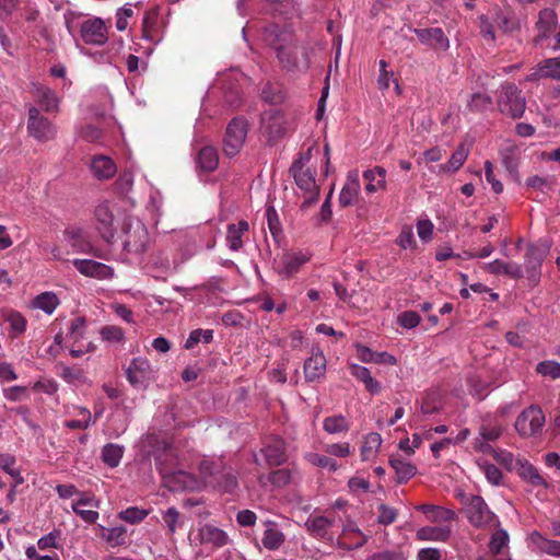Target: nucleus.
<instances>
[{
    "instance_id": "obj_27",
    "label": "nucleus",
    "mask_w": 560,
    "mask_h": 560,
    "mask_svg": "<svg viewBox=\"0 0 560 560\" xmlns=\"http://www.w3.org/2000/svg\"><path fill=\"white\" fill-rule=\"evenodd\" d=\"M159 16L160 9L154 7L147 10L142 19V38L154 45L159 44L162 39L159 30Z\"/></svg>"
},
{
    "instance_id": "obj_2",
    "label": "nucleus",
    "mask_w": 560,
    "mask_h": 560,
    "mask_svg": "<svg viewBox=\"0 0 560 560\" xmlns=\"http://www.w3.org/2000/svg\"><path fill=\"white\" fill-rule=\"evenodd\" d=\"M264 40L275 49L283 69L305 72L310 68L311 61L307 49L295 46L289 31L272 25L265 30Z\"/></svg>"
},
{
    "instance_id": "obj_26",
    "label": "nucleus",
    "mask_w": 560,
    "mask_h": 560,
    "mask_svg": "<svg viewBox=\"0 0 560 560\" xmlns=\"http://www.w3.org/2000/svg\"><path fill=\"white\" fill-rule=\"evenodd\" d=\"M361 190L360 176L358 170L348 172L346 183L339 194V203L342 207H349L358 201Z\"/></svg>"
},
{
    "instance_id": "obj_47",
    "label": "nucleus",
    "mask_w": 560,
    "mask_h": 560,
    "mask_svg": "<svg viewBox=\"0 0 560 560\" xmlns=\"http://www.w3.org/2000/svg\"><path fill=\"white\" fill-rule=\"evenodd\" d=\"M101 455L103 462L107 466L115 468L120 464V460L124 455V447L118 444L108 443L102 448Z\"/></svg>"
},
{
    "instance_id": "obj_24",
    "label": "nucleus",
    "mask_w": 560,
    "mask_h": 560,
    "mask_svg": "<svg viewBox=\"0 0 560 560\" xmlns=\"http://www.w3.org/2000/svg\"><path fill=\"white\" fill-rule=\"evenodd\" d=\"M325 373L326 358L318 347L313 348L311 357L304 362L305 380L307 382H314L324 377Z\"/></svg>"
},
{
    "instance_id": "obj_29",
    "label": "nucleus",
    "mask_w": 560,
    "mask_h": 560,
    "mask_svg": "<svg viewBox=\"0 0 560 560\" xmlns=\"http://www.w3.org/2000/svg\"><path fill=\"white\" fill-rule=\"evenodd\" d=\"M284 122V117L278 109H269L261 115V128L272 139L283 135Z\"/></svg>"
},
{
    "instance_id": "obj_46",
    "label": "nucleus",
    "mask_w": 560,
    "mask_h": 560,
    "mask_svg": "<svg viewBox=\"0 0 560 560\" xmlns=\"http://www.w3.org/2000/svg\"><path fill=\"white\" fill-rule=\"evenodd\" d=\"M298 475L296 469L281 468L270 472L267 481L275 488H282L292 482Z\"/></svg>"
},
{
    "instance_id": "obj_44",
    "label": "nucleus",
    "mask_w": 560,
    "mask_h": 560,
    "mask_svg": "<svg viewBox=\"0 0 560 560\" xmlns=\"http://www.w3.org/2000/svg\"><path fill=\"white\" fill-rule=\"evenodd\" d=\"M469 154V144L460 143L456 150L452 153L448 162L446 164L440 165L441 172H456L458 171L464 163L466 162Z\"/></svg>"
},
{
    "instance_id": "obj_32",
    "label": "nucleus",
    "mask_w": 560,
    "mask_h": 560,
    "mask_svg": "<svg viewBox=\"0 0 560 560\" xmlns=\"http://www.w3.org/2000/svg\"><path fill=\"white\" fill-rule=\"evenodd\" d=\"M90 170L100 180L112 178L117 171L115 162L107 155H95L90 162Z\"/></svg>"
},
{
    "instance_id": "obj_43",
    "label": "nucleus",
    "mask_w": 560,
    "mask_h": 560,
    "mask_svg": "<svg viewBox=\"0 0 560 560\" xmlns=\"http://www.w3.org/2000/svg\"><path fill=\"white\" fill-rule=\"evenodd\" d=\"M60 301L56 293L47 291L36 295L32 302L31 307L40 310L47 315H51L58 307Z\"/></svg>"
},
{
    "instance_id": "obj_8",
    "label": "nucleus",
    "mask_w": 560,
    "mask_h": 560,
    "mask_svg": "<svg viewBox=\"0 0 560 560\" xmlns=\"http://www.w3.org/2000/svg\"><path fill=\"white\" fill-rule=\"evenodd\" d=\"M28 119L27 131L30 136L40 142L50 141L56 137V126L39 113V109L33 105H27Z\"/></svg>"
},
{
    "instance_id": "obj_60",
    "label": "nucleus",
    "mask_w": 560,
    "mask_h": 560,
    "mask_svg": "<svg viewBox=\"0 0 560 560\" xmlns=\"http://www.w3.org/2000/svg\"><path fill=\"white\" fill-rule=\"evenodd\" d=\"M15 464V458L11 455H0V465L2 469L10 475L16 485H22L24 479L19 469H15L13 466Z\"/></svg>"
},
{
    "instance_id": "obj_11",
    "label": "nucleus",
    "mask_w": 560,
    "mask_h": 560,
    "mask_svg": "<svg viewBox=\"0 0 560 560\" xmlns=\"http://www.w3.org/2000/svg\"><path fill=\"white\" fill-rule=\"evenodd\" d=\"M247 135V122L243 118H234L228 125L223 140L225 155L232 158L242 149Z\"/></svg>"
},
{
    "instance_id": "obj_38",
    "label": "nucleus",
    "mask_w": 560,
    "mask_h": 560,
    "mask_svg": "<svg viewBox=\"0 0 560 560\" xmlns=\"http://www.w3.org/2000/svg\"><path fill=\"white\" fill-rule=\"evenodd\" d=\"M500 155L508 172L517 176L521 148L513 141H505L501 145Z\"/></svg>"
},
{
    "instance_id": "obj_39",
    "label": "nucleus",
    "mask_w": 560,
    "mask_h": 560,
    "mask_svg": "<svg viewBox=\"0 0 560 560\" xmlns=\"http://www.w3.org/2000/svg\"><path fill=\"white\" fill-rule=\"evenodd\" d=\"M389 465L394 469L399 483L407 482L417 472V467L412 463L398 455L390 456Z\"/></svg>"
},
{
    "instance_id": "obj_18",
    "label": "nucleus",
    "mask_w": 560,
    "mask_h": 560,
    "mask_svg": "<svg viewBox=\"0 0 560 560\" xmlns=\"http://www.w3.org/2000/svg\"><path fill=\"white\" fill-rule=\"evenodd\" d=\"M365 536L353 521H348L342 526L341 536L336 538V546L343 550L361 548L368 541Z\"/></svg>"
},
{
    "instance_id": "obj_35",
    "label": "nucleus",
    "mask_w": 560,
    "mask_h": 560,
    "mask_svg": "<svg viewBox=\"0 0 560 560\" xmlns=\"http://www.w3.org/2000/svg\"><path fill=\"white\" fill-rule=\"evenodd\" d=\"M383 439L377 432H370L363 436L362 444L360 446V457L362 462L374 460L382 446Z\"/></svg>"
},
{
    "instance_id": "obj_56",
    "label": "nucleus",
    "mask_w": 560,
    "mask_h": 560,
    "mask_svg": "<svg viewBox=\"0 0 560 560\" xmlns=\"http://www.w3.org/2000/svg\"><path fill=\"white\" fill-rule=\"evenodd\" d=\"M546 248L538 245H530L525 255V264L528 268H537L546 255Z\"/></svg>"
},
{
    "instance_id": "obj_62",
    "label": "nucleus",
    "mask_w": 560,
    "mask_h": 560,
    "mask_svg": "<svg viewBox=\"0 0 560 560\" xmlns=\"http://www.w3.org/2000/svg\"><path fill=\"white\" fill-rule=\"evenodd\" d=\"M3 397L9 401H21L28 398L26 386L14 385L2 389Z\"/></svg>"
},
{
    "instance_id": "obj_63",
    "label": "nucleus",
    "mask_w": 560,
    "mask_h": 560,
    "mask_svg": "<svg viewBox=\"0 0 560 560\" xmlns=\"http://www.w3.org/2000/svg\"><path fill=\"white\" fill-rule=\"evenodd\" d=\"M324 451L330 456L346 458L351 454V445L348 442L331 443L326 444Z\"/></svg>"
},
{
    "instance_id": "obj_31",
    "label": "nucleus",
    "mask_w": 560,
    "mask_h": 560,
    "mask_svg": "<svg viewBox=\"0 0 560 560\" xmlns=\"http://www.w3.org/2000/svg\"><path fill=\"white\" fill-rule=\"evenodd\" d=\"M517 475L534 488L547 489V481L540 476L538 469L526 458H521L517 467L514 469Z\"/></svg>"
},
{
    "instance_id": "obj_33",
    "label": "nucleus",
    "mask_w": 560,
    "mask_h": 560,
    "mask_svg": "<svg viewBox=\"0 0 560 560\" xmlns=\"http://www.w3.org/2000/svg\"><path fill=\"white\" fill-rule=\"evenodd\" d=\"M248 230L249 224L244 220L228 225L225 242L230 250L238 252L242 249L243 236L248 232Z\"/></svg>"
},
{
    "instance_id": "obj_30",
    "label": "nucleus",
    "mask_w": 560,
    "mask_h": 560,
    "mask_svg": "<svg viewBox=\"0 0 560 560\" xmlns=\"http://www.w3.org/2000/svg\"><path fill=\"white\" fill-rule=\"evenodd\" d=\"M387 172L382 166H374L363 172V179L365 180L364 190L368 195L377 191H384L387 188L386 182Z\"/></svg>"
},
{
    "instance_id": "obj_25",
    "label": "nucleus",
    "mask_w": 560,
    "mask_h": 560,
    "mask_svg": "<svg viewBox=\"0 0 560 560\" xmlns=\"http://www.w3.org/2000/svg\"><path fill=\"white\" fill-rule=\"evenodd\" d=\"M195 539L201 545H211L214 548H221L229 542L228 534L223 529L211 524L200 526Z\"/></svg>"
},
{
    "instance_id": "obj_20",
    "label": "nucleus",
    "mask_w": 560,
    "mask_h": 560,
    "mask_svg": "<svg viewBox=\"0 0 560 560\" xmlns=\"http://www.w3.org/2000/svg\"><path fill=\"white\" fill-rule=\"evenodd\" d=\"M421 44L435 50L446 51L450 48V39L440 27L415 28Z\"/></svg>"
},
{
    "instance_id": "obj_15",
    "label": "nucleus",
    "mask_w": 560,
    "mask_h": 560,
    "mask_svg": "<svg viewBox=\"0 0 560 560\" xmlns=\"http://www.w3.org/2000/svg\"><path fill=\"white\" fill-rule=\"evenodd\" d=\"M71 262L80 275L88 278H93L96 280H110L115 276V270L113 267L94 259L75 258Z\"/></svg>"
},
{
    "instance_id": "obj_45",
    "label": "nucleus",
    "mask_w": 560,
    "mask_h": 560,
    "mask_svg": "<svg viewBox=\"0 0 560 560\" xmlns=\"http://www.w3.org/2000/svg\"><path fill=\"white\" fill-rule=\"evenodd\" d=\"M349 429V420L340 413L328 416L323 420V430L328 434H345Z\"/></svg>"
},
{
    "instance_id": "obj_9",
    "label": "nucleus",
    "mask_w": 560,
    "mask_h": 560,
    "mask_svg": "<svg viewBox=\"0 0 560 560\" xmlns=\"http://www.w3.org/2000/svg\"><path fill=\"white\" fill-rule=\"evenodd\" d=\"M130 385L137 389H145L154 378V370L147 358H133L125 370Z\"/></svg>"
},
{
    "instance_id": "obj_41",
    "label": "nucleus",
    "mask_w": 560,
    "mask_h": 560,
    "mask_svg": "<svg viewBox=\"0 0 560 560\" xmlns=\"http://www.w3.org/2000/svg\"><path fill=\"white\" fill-rule=\"evenodd\" d=\"M197 166L199 170L205 172H212L217 168L219 163V156L217 150L211 145H203L199 149L197 160Z\"/></svg>"
},
{
    "instance_id": "obj_22",
    "label": "nucleus",
    "mask_w": 560,
    "mask_h": 560,
    "mask_svg": "<svg viewBox=\"0 0 560 560\" xmlns=\"http://www.w3.org/2000/svg\"><path fill=\"white\" fill-rule=\"evenodd\" d=\"M558 16L552 9H542L536 22L537 36L535 38L536 44H542L549 39L558 27Z\"/></svg>"
},
{
    "instance_id": "obj_49",
    "label": "nucleus",
    "mask_w": 560,
    "mask_h": 560,
    "mask_svg": "<svg viewBox=\"0 0 560 560\" xmlns=\"http://www.w3.org/2000/svg\"><path fill=\"white\" fill-rule=\"evenodd\" d=\"M489 454L493 456L499 465L503 466L509 471H514L522 458L515 457L513 453L502 448H493Z\"/></svg>"
},
{
    "instance_id": "obj_12",
    "label": "nucleus",
    "mask_w": 560,
    "mask_h": 560,
    "mask_svg": "<svg viewBox=\"0 0 560 560\" xmlns=\"http://www.w3.org/2000/svg\"><path fill=\"white\" fill-rule=\"evenodd\" d=\"M311 255L304 250H288L275 259V270L283 278H291L310 260Z\"/></svg>"
},
{
    "instance_id": "obj_10",
    "label": "nucleus",
    "mask_w": 560,
    "mask_h": 560,
    "mask_svg": "<svg viewBox=\"0 0 560 560\" xmlns=\"http://www.w3.org/2000/svg\"><path fill=\"white\" fill-rule=\"evenodd\" d=\"M114 209L108 201H103L95 207L94 226L101 238L107 244L115 242Z\"/></svg>"
},
{
    "instance_id": "obj_28",
    "label": "nucleus",
    "mask_w": 560,
    "mask_h": 560,
    "mask_svg": "<svg viewBox=\"0 0 560 560\" xmlns=\"http://www.w3.org/2000/svg\"><path fill=\"white\" fill-rule=\"evenodd\" d=\"M260 453L270 466H278L287 460L284 441L278 436L271 438L260 450Z\"/></svg>"
},
{
    "instance_id": "obj_23",
    "label": "nucleus",
    "mask_w": 560,
    "mask_h": 560,
    "mask_svg": "<svg viewBox=\"0 0 560 560\" xmlns=\"http://www.w3.org/2000/svg\"><path fill=\"white\" fill-rule=\"evenodd\" d=\"M527 545L535 552L560 558V540L549 539L537 530L528 534Z\"/></svg>"
},
{
    "instance_id": "obj_19",
    "label": "nucleus",
    "mask_w": 560,
    "mask_h": 560,
    "mask_svg": "<svg viewBox=\"0 0 560 560\" xmlns=\"http://www.w3.org/2000/svg\"><path fill=\"white\" fill-rule=\"evenodd\" d=\"M335 518L324 515L310 516L305 522V528L315 538L336 545V538L330 533Z\"/></svg>"
},
{
    "instance_id": "obj_4",
    "label": "nucleus",
    "mask_w": 560,
    "mask_h": 560,
    "mask_svg": "<svg viewBox=\"0 0 560 560\" xmlns=\"http://www.w3.org/2000/svg\"><path fill=\"white\" fill-rule=\"evenodd\" d=\"M311 159V149L306 153L302 154L292 164L290 172L294 178V182L299 189L302 191L303 203L302 208L307 209L318 200L319 187L315 180L314 174L310 168H305V165Z\"/></svg>"
},
{
    "instance_id": "obj_34",
    "label": "nucleus",
    "mask_w": 560,
    "mask_h": 560,
    "mask_svg": "<svg viewBox=\"0 0 560 560\" xmlns=\"http://www.w3.org/2000/svg\"><path fill=\"white\" fill-rule=\"evenodd\" d=\"M264 536L261 542L268 550H277L285 540V536L279 528L278 524L273 521L267 520L264 522Z\"/></svg>"
},
{
    "instance_id": "obj_55",
    "label": "nucleus",
    "mask_w": 560,
    "mask_h": 560,
    "mask_svg": "<svg viewBox=\"0 0 560 560\" xmlns=\"http://www.w3.org/2000/svg\"><path fill=\"white\" fill-rule=\"evenodd\" d=\"M149 515V511L136 506L127 508L118 513V517L130 524H138Z\"/></svg>"
},
{
    "instance_id": "obj_50",
    "label": "nucleus",
    "mask_w": 560,
    "mask_h": 560,
    "mask_svg": "<svg viewBox=\"0 0 560 560\" xmlns=\"http://www.w3.org/2000/svg\"><path fill=\"white\" fill-rule=\"evenodd\" d=\"M510 541L509 534L503 528H498L491 535L489 541V549L493 555L502 552L504 548H508Z\"/></svg>"
},
{
    "instance_id": "obj_53",
    "label": "nucleus",
    "mask_w": 560,
    "mask_h": 560,
    "mask_svg": "<svg viewBox=\"0 0 560 560\" xmlns=\"http://www.w3.org/2000/svg\"><path fill=\"white\" fill-rule=\"evenodd\" d=\"M213 339V330L212 329H195L190 331L188 338L185 341L184 347L186 349H192L198 342L202 341L205 343L211 342Z\"/></svg>"
},
{
    "instance_id": "obj_17",
    "label": "nucleus",
    "mask_w": 560,
    "mask_h": 560,
    "mask_svg": "<svg viewBox=\"0 0 560 560\" xmlns=\"http://www.w3.org/2000/svg\"><path fill=\"white\" fill-rule=\"evenodd\" d=\"M79 26L84 43L98 46L106 43L107 30L102 19H86Z\"/></svg>"
},
{
    "instance_id": "obj_40",
    "label": "nucleus",
    "mask_w": 560,
    "mask_h": 560,
    "mask_svg": "<svg viewBox=\"0 0 560 560\" xmlns=\"http://www.w3.org/2000/svg\"><path fill=\"white\" fill-rule=\"evenodd\" d=\"M538 78H551L560 80V58H549L538 63L535 72L527 77V80Z\"/></svg>"
},
{
    "instance_id": "obj_54",
    "label": "nucleus",
    "mask_w": 560,
    "mask_h": 560,
    "mask_svg": "<svg viewBox=\"0 0 560 560\" xmlns=\"http://www.w3.org/2000/svg\"><path fill=\"white\" fill-rule=\"evenodd\" d=\"M138 4L139 3H137V4L126 3L124 7L119 8L116 11L115 26H116L117 31L124 32L127 30L128 24H129L128 21L135 14L133 8L137 7Z\"/></svg>"
},
{
    "instance_id": "obj_51",
    "label": "nucleus",
    "mask_w": 560,
    "mask_h": 560,
    "mask_svg": "<svg viewBox=\"0 0 560 560\" xmlns=\"http://www.w3.org/2000/svg\"><path fill=\"white\" fill-rule=\"evenodd\" d=\"M5 322L10 326V331L12 337H18L22 335L27 326V322L25 317L19 312H10L5 316Z\"/></svg>"
},
{
    "instance_id": "obj_57",
    "label": "nucleus",
    "mask_w": 560,
    "mask_h": 560,
    "mask_svg": "<svg viewBox=\"0 0 560 560\" xmlns=\"http://www.w3.org/2000/svg\"><path fill=\"white\" fill-rule=\"evenodd\" d=\"M477 463L479 468L483 472L485 477L491 485L499 486L501 483L502 472L495 465L481 459L478 460Z\"/></svg>"
},
{
    "instance_id": "obj_64",
    "label": "nucleus",
    "mask_w": 560,
    "mask_h": 560,
    "mask_svg": "<svg viewBox=\"0 0 560 560\" xmlns=\"http://www.w3.org/2000/svg\"><path fill=\"white\" fill-rule=\"evenodd\" d=\"M491 105V98L485 93H475L471 95L468 107L472 112H483Z\"/></svg>"
},
{
    "instance_id": "obj_61",
    "label": "nucleus",
    "mask_w": 560,
    "mask_h": 560,
    "mask_svg": "<svg viewBox=\"0 0 560 560\" xmlns=\"http://www.w3.org/2000/svg\"><path fill=\"white\" fill-rule=\"evenodd\" d=\"M456 518V513L451 509L435 505L434 510L429 514L428 521L432 523H447Z\"/></svg>"
},
{
    "instance_id": "obj_59",
    "label": "nucleus",
    "mask_w": 560,
    "mask_h": 560,
    "mask_svg": "<svg viewBox=\"0 0 560 560\" xmlns=\"http://www.w3.org/2000/svg\"><path fill=\"white\" fill-rule=\"evenodd\" d=\"M78 498L72 502L71 510L73 511V508L77 510L83 509V506H90L93 509H98L101 506V500L96 498L91 492H80L77 494Z\"/></svg>"
},
{
    "instance_id": "obj_1",
    "label": "nucleus",
    "mask_w": 560,
    "mask_h": 560,
    "mask_svg": "<svg viewBox=\"0 0 560 560\" xmlns=\"http://www.w3.org/2000/svg\"><path fill=\"white\" fill-rule=\"evenodd\" d=\"M163 452L155 455L163 483L172 491H200L212 487L223 493H233L237 488V479L231 471L221 470L219 465L211 460H202L200 464L201 478L198 479L184 470H171L165 466L166 462L176 460V454L172 445L163 443Z\"/></svg>"
},
{
    "instance_id": "obj_58",
    "label": "nucleus",
    "mask_w": 560,
    "mask_h": 560,
    "mask_svg": "<svg viewBox=\"0 0 560 560\" xmlns=\"http://www.w3.org/2000/svg\"><path fill=\"white\" fill-rule=\"evenodd\" d=\"M536 372L551 380L560 378V363L552 360L539 362L536 366Z\"/></svg>"
},
{
    "instance_id": "obj_48",
    "label": "nucleus",
    "mask_w": 560,
    "mask_h": 560,
    "mask_svg": "<svg viewBox=\"0 0 560 560\" xmlns=\"http://www.w3.org/2000/svg\"><path fill=\"white\" fill-rule=\"evenodd\" d=\"M304 458L313 466L327 469L328 471H336L339 468V465L330 455L310 452L304 455Z\"/></svg>"
},
{
    "instance_id": "obj_6",
    "label": "nucleus",
    "mask_w": 560,
    "mask_h": 560,
    "mask_svg": "<svg viewBox=\"0 0 560 560\" xmlns=\"http://www.w3.org/2000/svg\"><path fill=\"white\" fill-rule=\"evenodd\" d=\"M546 418L540 407L529 406L516 418L514 428L522 438H534L541 433Z\"/></svg>"
},
{
    "instance_id": "obj_21",
    "label": "nucleus",
    "mask_w": 560,
    "mask_h": 560,
    "mask_svg": "<svg viewBox=\"0 0 560 560\" xmlns=\"http://www.w3.org/2000/svg\"><path fill=\"white\" fill-rule=\"evenodd\" d=\"M30 93L34 101L47 113L57 112L59 109V97L49 86L40 83H32Z\"/></svg>"
},
{
    "instance_id": "obj_52",
    "label": "nucleus",
    "mask_w": 560,
    "mask_h": 560,
    "mask_svg": "<svg viewBox=\"0 0 560 560\" xmlns=\"http://www.w3.org/2000/svg\"><path fill=\"white\" fill-rule=\"evenodd\" d=\"M163 522L167 528L168 534H174L182 527L183 521L179 512L174 506L168 508L162 513Z\"/></svg>"
},
{
    "instance_id": "obj_37",
    "label": "nucleus",
    "mask_w": 560,
    "mask_h": 560,
    "mask_svg": "<svg viewBox=\"0 0 560 560\" xmlns=\"http://www.w3.org/2000/svg\"><path fill=\"white\" fill-rule=\"evenodd\" d=\"M452 534V529L448 525H432L423 526L416 533L417 539L421 541H446Z\"/></svg>"
},
{
    "instance_id": "obj_16",
    "label": "nucleus",
    "mask_w": 560,
    "mask_h": 560,
    "mask_svg": "<svg viewBox=\"0 0 560 560\" xmlns=\"http://www.w3.org/2000/svg\"><path fill=\"white\" fill-rule=\"evenodd\" d=\"M502 432L503 428L500 423L483 420L479 428V435L472 442L474 450L482 454L490 453L494 447L489 442H495Z\"/></svg>"
},
{
    "instance_id": "obj_42",
    "label": "nucleus",
    "mask_w": 560,
    "mask_h": 560,
    "mask_svg": "<svg viewBox=\"0 0 560 560\" xmlns=\"http://www.w3.org/2000/svg\"><path fill=\"white\" fill-rule=\"evenodd\" d=\"M485 269L492 275H508L513 278L522 277V268L516 262L495 259L486 264Z\"/></svg>"
},
{
    "instance_id": "obj_5",
    "label": "nucleus",
    "mask_w": 560,
    "mask_h": 560,
    "mask_svg": "<svg viewBox=\"0 0 560 560\" xmlns=\"http://www.w3.org/2000/svg\"><path fill=\"white\" fill-rule=\"evenodd\" d=\"M464 513L469 524L476 528H491L499 524L498 516L480 495H467L463 500Z\"/></svg>"
},
{
    "instance_id": "obj_3",
    "label": "nucleus",
    "mask_w": 560,
    "mask_h": 560,
    "mask_svg": "<svg viewBox=\"0 0 560 560\" xmlns=\"http://www.w3.org/2000/svg\"><path fill=\"white\" fill-rule=\"evenodd\" d=\"M118 240L121 254L127 261L140 260L151 243L150 234L144 223L131 215H126L120 224Z\"/></svg>"
},
{
    "instance_id": "obj_7",
    "label": "nucleus",
    "mask_w": 560,
    "mask_h": 560,
    "mask_svg": "<svg viewBox=\"0 0 560 560\" xmlns=\"http://www.w3.org/2000/svg\"><path fill=\"white\" fill-rule=\"evenodd\" d=\"M498 106L501 113L512 118H520L525 112L526 101L515 84H505L502 85Z\"/></svg>"
},
{
    "instance_id": "obj_36",
    "label": "nucleus",
    "mask_w": 560,
    "mask_h": 560,
    "mask_svg": "<svg viewBox=\"0 0 560 560\" xmlns=\"http://www.w3.org/2000/svg\"><path fill=\"white\" fill-rule=\"evenodd\" d=\"M349 370L351 375L361 382L370 394L376 395L381 392V383L371 375L368 368L357 363H349Z\"/></svg>"
},
{
    "instance_id": "obj_14",
    "label": "nucleus",
    "mask_w": 560,
    "mask_h": 560,
    "mask_svg": "<svg viewBox=\"0 0 560 560\" xmlns=\"http://www.w3.org/2000/svg\"><path fill=\"white\" fill-rule=\"evenodd\" d=\"M65 242L72 247L75 253L92 255L97 258L106 259L105 254L95 248L85 237V233L81 228H67L63 232Z\"/></svg>"
},
{
    "instance_id": "obj_13",
    "label": "nucleus",
    "mask_w": 560,
    "mask_h": 560,
    "mask_svg": "<svg viewBox=\"0 0 560 560\" xmlns=\"http://www.w3.org/2000/svg\"><path fill=\"white\" fill-rule=\"evenodd\" d=\"M86 320L83 317H77L71 320L68 338L71 341L70 354L73 358H79L85 353L95 350V346L89 341L81 343L85 339Z\"/></svg>"
}]
</instances>
